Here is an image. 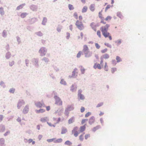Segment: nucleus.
<instances>
[{"instance_id":"63","label":"nucleus","mask_w":146,"mask_h":146,"mask_svg":"<svg viewBox=\"0 0 146 146\" xmlns=\"http://www.w3.org/2000/svg\"><path fill=\"white\" fill-rule=\"evenodd\" d=\"M46 110L48 111L50 109V106H47L46 107Z\"/></svg>"},{"instance_id":"41","label":"nucleus","mask_w":146,"mask_h":146,"mask_svg":"<svg viewBox=\"0 0 146 146\" xmlns=\"http://www.w3.org/2000/svg\"><path fill=\"white\" fill-rule=\"evenodd\" d=\"M55 139L56 138H54L52 139H47V141L48 142H52L53 141H54V140H55Z\"/></svg>"},{"instance_id":"42","label":"nucleus","mask_w":146,"mask_h":146,"mask_svg":"<svg viewBox=\"0 0 146 146\" xmlns=\"http://www.w3.org/2000/svg\"><path fill=\"white\" fill-rule=\"evenodd\" d=\"M73 16L76 19H78V15L76 12H75L74 13Z\"/></svg>"},{"instance_id":"15","label":"nucleus","mask_w":146,"mask_h":146,"mask_svg":"<svg viewBox=\"0 0 146 146\" xmlns=\"http://www.w3.org/2000/svg\"><path fill=\"white\" fill-rule=\"evenodd\" d=\"M86 124H85L83 126H81L80 128V132H82L84 131L86 129Z\"/></svg>"},{"instance_id":"53","label":"nucleus","mask_w":146,"mask_h":146,"mask_svg":"<svg viewBox=\"0 0 146 146\" xmlns=\"http://www.w3.org/2000/svg\"><path fill=\"white\" fill-rule=\"evenodd\" d=\"M112 63L113 64L115 65L117 64L115 60H112Z\"/></svg>"},{"instance_id":"36","label":"nucleus","mask_w":146,"mask_h":146,"mask_svg":"<svg viewBox=\"0 0 146 146\" xmlns=\"http://www.w3.org/2000/svg\"><path fill=\"white\" fill-rule=\"evenodd\" d=\"M117 16L121 19H122L123 17L122 15L120 12H118L117 13Z\"/></svg>"},{"instance_id":"54","label":"nucleus","mask_w":146,"mask_h":146,"mask_svg":"<svg viewBox=\"0 0 146 146\" xmlns=\"http://www.w3.org/2000/svg\"><path fill=\"white\" fill-rule=\"evenodd\" d=\"M85 108L83 107H82L80 109V111L82 113L84 112L85 111Z\"/></svg>"},{"instance_id":"3","label":"nucleus","mask_w":146,"mask_h":146,"mask_svg":"<svg viewBox=\"0 0 146 146\" xmlns=\"http://www.w3.org/2000/svg\"><path fill=\"white\" fill-rule=\"evenodd\" d=\"M55 100V104L57 105L61 106L62 105V102L61 99L57 96H55L54 97Z\"/></svg>"},{"instance_id":"10","label":"nucleus","mask_w":146,"mask_h":146,"mask_svg":"<svg viewBox=\"0 0 146 146\" xmlns=\"http://www.w3.org/2000/svg\"><path fill=\"white\" fill-rule=\"evenodd\" d=\"M90 26L94 31H96V26L95 23H91Z\"/></svg>"},{"instance_id":"55","label":"nucleus","mask_w":146,"mask_h":146,"mask_svg":"<svg viewBox=\"0 0 146 146\" xmlns=\"http://www.w3.org/2000/svg\"><path fill=\"white\" fill-rule=\"evenodd\" d=\"M91 114V113L89 112H88L85 115V117H88V116H89Z\"/></svg>"},{"instance_id":"12","label":"nucleus","mask_w":146,"mask_h":146,"mask_svg":"<svg viewBox=\"0 0 146 146\" xmlns=\"http://www.w3.org/2000/svg\"><path fill=\"white\" fill-rule=\"evenodd\" d=\"M29 106L28 105L26 106L23 109V112L24 114L26 113H28L29 111Z\"/></svg>"},{"instance_id":"60","label":"nucleus","mask_w":146,"mask_h":146,"mask_svg":"<svg viewBox=\"0 0 146 146\" xmlns=\"http://www.w3.org/2000/svg\"><path fill=\"white\" fill-rule=\"evenodd\" d=\"M90 136L89 134H86L85 136V138L86 139H87L90 137Z\"/></svg>"},{"instance_id":"45","label":"nucleus","mask_w":146,"mask_h":146,"mask_svg":"<svg viewBox=\"0 0 146 146\" xmlns=\"http://www.w3.org/2000/svg\"><path fill=\"white\" fill-rule=\"evenodd\" d=\"M95 46L97 49H99L100 47V46L98 43H95Z\"/></svg>"},{"instance_id":"33","label":"nucleus","mask_w":146,"mask_h":146,"mask_svg":"<svg viewBox=\"0 0 146 146\" xmlns=\"http://www.w3.org/2000/svg\"><path fill=\"white\" fill-rule=\"evenodd\" d=\"M68 7L69 9L70 10H73L74 9L73 6L71 4H69Z\"/></svg>"},{"instance_id":"61","label":"nucleus","mask_w":146,"mask_h":146,"mask_svg":"<svg viewBox=\"0 0 146 146\" xmlns=\"http://www.w3.org/2000/svg\"><path fill=\"white\" fill-rule=\"evenodd\" d=\"M79 21H82L83 19L82 16V15H80L79 16Z\"/></svg>"},{"instance_id":"43","label":"nucleus","mask_w":146,"mask_h":146,"mask_svg":"<svg viewBox=\"0 0 146 146\" xmlns=\"http://www.w3.org/2000/svg\"><path fill=\"white\" fill-rule=\"evenodd\" d=\"M79 139L81 141H83L84 139V134L81 135L79 136Z\"/></svg>"},{"instance_id":"14","label":"nucleus","mask_w":146,"mask_h":146,"mask_svg":"<svg viewBox=\"0 0 146 146\" xmlns=\"http://www.w3.org/2000/svg\"><path fill=\"white\" fill-rule=\"evenodd\" d=\"M110 57V56L109 55L107 54H104L103 55H102L101 56V58H102L103 59H108V58H109Z\"/></svg>"},{"instance_id":"5","label":"nucleus","mask_w":146,"mask_h":146,"mask_svg":"<svg viewBox=\"0 0 146 146\" xmlns=\"http://www.w3.org/2000/svg\"><path fill=\"white\" fill-rule=\"evenodd\" d=\"M46 50L44 47H42L39 50V52L41 56H43L46 54Z\"/></svg>"},{"instance_id":"7","label":"nucleus","mask_w":146,"mask_h":146,"mask_svg":"<svg viewBox=\"0 0 146 146\" xmlns=\"http://www.w3.org/2000/svg\"><path fill=\"white\" fill-rule=\"evenodd\" d=\"M78 129V127H74L72 131V133L74 134V135L76 137H77L79 134L78 133L77 131Z\"/></svg>"},{"instance_id":"8","label":"nucleus","mask_w":146,"mask_h":146,"mask_svg":"<svg viewBox=\"0 0 146 146\" xmlns=\"http://www.w3.org/2000/svg\"><path fill=\"white\" fill-rule=\"evenodd\" d=\"M74 109V108L72 106H68L67 108L66 109L65 112L66 113H67L68 115V114L69 113H67L68 111H71L72 110Z\"/></svg>"},{"instance_id":"27","label":"nucleus","mask_w":146,"mask_h":146,"mask_svg":"<svg viewBox=\"0 0 146 146\" xmlns=\"http://www.w3.org/2000/svg\"><path fill=\"white\" fill-rule=\"evenodd\" d=\"M47 123L50 127H55L56 126V123H52L51 122H47Z\"/></svg>"},{"instance_id":"1","label":"nucleus","mask_w":146,"mask_h":146,"mask_svg":"<svg viewBox=\"0 0 146 146\" xmlns=\"http://www.w3.org/2000/svg\"><path fill=\"white\" fill-rule=\"evenodd\" d=\"M110 26V25L109 24H106L105 25L101 27L100 28V30L105 38L108 37L110 40H111L112 39V37L110 33L108 32Z\"/></svg>"},{"instance_id":"25","label":"nucleus","mask_w":146,"mask_h":146,"mask_svg":"<svg viewBox=\"0 0 146 146\" xmlns=\"http://www.w3.org/2000/svg\"><path fill=\"white\" fill-rule=\"evenodd\" d=\"M56 120V118H53V120L54 121H56V122H55V123H56H56H58L60 121L61 118L60 117H59L58 119Z\"/></svg>"},{"instance_id":"62","label":"nucleus","mask_w":146,"mask_h":146,"mask_svg":"<svg viewBox=\"0 0 146 146\" xmlns=\"http://www.w3.org/2000/svg\"><path fill=\"white\" fill-rule=\"evenodd\" d=\"M70 37V34L69 33H67L66 37L67 39H68Z\"/></svg>"},{"instance_id":"23","label":"nucleus","mask_w":146,"mask_h":146,"mask_svg":"<svg viewBox=\"0 0 146 146\" xmlns=\"http://www.w3.org/2000/svg\"><path fill=\"white\" fill-rule=\"evenodd\" d=\"M62 139L61 138H60L57 139H55L54 141V142L55 143H59L62 142Z\"/></svg>"},{"instance_id":"48","label":"nucleus","mask_w":146,"mask_h":146,"mask_svg":"<svg viewBox=\"0 0 146 146\" xmlns=\"http://www.w3.org/2000/svg\"><path fill=\"white\" fill-rule=\"evenodd\" d=\"M82 54V52L81 51H79L78 54H77V58H79L81 56V55Z\"/></svg>"},{"instance_id":"22","label":"nucleus","mask_w":146,"mask_h":146,"mask_svg":"<svg viewBox=\"0 0 146 146\" xmlns=\"http://www.w3.org/2000/svg\"><path fill=\"white\" fill-rule=\"evenodd\" d=\"M67 129L66 128L63 127L62 129V131L61 132V133L62 134H65L67 132Z\"/></svg>"},{"instance_id":"57","label":"nucleus","mask_w":146,"mask_h":146,"mask_svg":"<svg viewBox=\"0 0 146 146\" xmlns=\"http://www.w3.org/2000/svg\"><path fill=\"white\" fill-rule=\"evenodd\" d=\"M4 142V141L3 139H0V144H1L2 143H3Z\"/></svg>"},{"instance_id":"39","label":"nucleus","mask_w":146,"mask_h":146,"mask_svg":"<svg viewBox=\"0 0 146 146\" xmlns=\"http://www.w3.org/2000/svg\"><path fill=\"white\" fill-rule=\"evenodd\" d=\"M108 51V49L106 48L102 50L101 52L102 53H104Z\"/></svg>"},{"instance_id":"38","label":"nucleus","mask_w":146,"mask_h":146,"mask_svg":"<svg viewBox=\"0 0 146 146\" xmlns=\"http://www.w3.org/2000/svg\"><path fill=\"white\" fill-rule=\"evenodd\" d=\"M78 96L81 100H84V95L81 94H78Z\"/></svg>"},{"instance_id":"21","label":"nucleus","mask_w":146,"mask_h":146,"mask_svg":"<svg viewBox=\"0 0 146 146\" xmlns=\"http://www.w3.org/2000/svg\"><path fill=\"white\" fill-rule=\"evenodd\" d=\"M48 120L47 117H45L41 118L40 119V121L42 122H44Z\"/></svg>"},{"instance_id":"46","label":"nucleus","mask_w":146,"mask_h":146,"mask_svg":"<svg viewBox=\"0 0 146 146\" xmlns=\"http://www.w3.org/2000/svg\"><path fill=\"white\" fill-rule=\"evenodd\" d=\"M100 64L102 66H103V63L104 62V59L100 57Z\"/></svg>"},{"instance_id":"52","label":"nucleus","mask_w":146,"mask_h":146,"mask_svg":"<svg viewBox=\"0 0 146 146\" xmlns=\"http://www.w3.org/2000/svg\"><path fill=\"white\" fill-rule=\"evenodd\" d=\"M15 91V89L13 88H12L9 91L11 93H13Z\"/></svg>"},{"instance_id":"64","label":"nucleus","mask_w":146,"mask_h":146,"mask_svg":"<svg viewBox=\"0 0 146 146\" xmlns=\"http://www.w3.org/2000/svg\"><path fill=\"white\" fill-rule=\"evenodd\" d=\"M9 133H10V131H7L4 134V135L5 136H6L8 134H9Z\"/></svg>"},{"instance_id":"11","label":"nucleus","mask_w":146,"mask_h":146,"mask_svg":"<svg viewBox=\"0 0 146 146\" xmlns=\"http://www.w3.org/2000/svg\"><path fill=\"white\" fill-rule=\"evenodd\" d=\"M25 104V102L23 100L19 102L18 103L17 105V107L18 108H20L21 107L24 105Z\"/></svg>"},{"instance_id":"6","label":"nucleus","mask_w":146,"mask_h":146,"mask_svg":"<svg viewBox=\"0 0 146 146\" xmlns=\"http://www.w3.org/2000/svg\"><path fill=\"white\" fill-rule=\"evenodd\" d=\"M99 17L101 19L100 23L104 24H106V23L104 21V18L101 12H100L99 13Z\"/></svg>"},{"instance_id":"51","label":"nucleus","mask_w":146,"mask_h":146,"mask_svg":"<svg viewBox=\"0 0 146 146\" xmlns=\"http://www.w3.org/2000/svg\"><path fill=\"white\" fill-rule=\"evenodd\" d=\"M111 6L110 5H108L106 7V9H105V11H106L109 9L110 7H111Z\"/></svg>"},{"instance_id":"4","label":"nucleus","mask_w":146,"mask_h":146,"mask_svg":"<svg viewBox=\"0 0 146 146\" xmlns=\"http://www.w3.org/2000/svg\"><path fill=\"white\" fill-rule=\"evenodd\" d=\"M35 105L37 107L39 108L45 107V105L43 102H37L35 103Z\"/></svg>"},{"instance_id":"29","label":"nucleus","mask_w":146,"mask_h":146,"mask_svg":"<svg viewBox=\"0 0 146 146\" xmlns=\"http://www.w3.org/2000/svg\"><path fill=\"white\" fill-rule=\"evenodd\" d=\"M112 19V17L110 16H108L105 19V20L106 21H110Z\"/></svg>"},{"instance_id":"32","label":"nucleus","mask_w":146,"mask_h":146,"mask_svg":"<svg viewBox=\"0 0 146 146\" xmlns=\"http://www.w3.org/2000/svg\"><path fill=\"white\" fill-rule=\"evenodd\" d=\"M65 145H70L72 144V143L69 141H67L64 143Z\"/></svg>"},{"instance_id":"35","label":"nucleus","mask_w":146,"mask_h":146,"mask_svg":"<svg viewBox=\"0 0 146 146\" xmlns=\"http://www.w3.org/2000/svg\"><path fill=\"white\" fill-rule=\"evenodd\" d=\"M27 15V13H23L21 14V18H25V17H26V15Z\"/></svg>"},{"instance_id":"30","label":"nucleus","mask_w":146,"mask_h":146,"mask_svg":"<svg viewBox=\"0 0 146 146\" xmlns=\"http://www.w3.org/2000/svg\"><path fill=\"white\" fill-rule=\"evenodd\" d=\"M116 60H117V62H120L122 61L121 58L119 56H117L116 57Z\"/></svg>"},{"instance_id":"56","label":"nucleus","mask_w":146,"mask_h":146,"mask_svg":"<svg viewBox=\"0 0 146 146\" xmlns=\"http://www.w3.org/2000/svg\"><path fill=\"white\" fill-rule=\"evenodd\" d=\"M104 44L106 46H107L108 47H109L110 48L111 47V45L109 44L108 43H105Z\"/></svg>"},{"instance_id":"13","label":"nucleus","mask_w":146,"mask_h":146,"mask_svg":"<svg viewBox=\"0 0 146 146\" xmlns=\"http://www.w3.org/2000/svg\"><path fill=\"white\" fill-rule=\"evenodd\" d=\"M94 67L95 69H96L98 68L99 69H101L102 68L101 65L97 63H96L94 64Z\"/></svg>"},{"instance_id":"28","label":"nucleus","mask_w":146,"mask_h":146,"mask_svg":"<svg viewBox=\"0 0 146 146\" xmlns=\"http://www.w3.org/2000/svg\"><path fill=\"white\" fill-rule=\"evenodd\" d=\"M104 70L106 71H108V66L106 62H105L104 67Z\"/></svg>"},{"instance_id":"24","label":"nucleus","mask_w":146,"mask_h":146,"mask_svg":"<svg viewBox=\"0 0 146 146\" xmlns=\"http://www.w3.org/2000/svg\"><path fill=\"white\" fill-rule=\"evenodd\" d=\"M74 121V117H72L70 118L68 120V123L70 124L72 123Z\"/></svg>"},{"instance_id":"18","label":"nucleus","mask_w":146,"mask_h":146,"mask_svg":"<svg viewBox=\"0 0 146 146\" xmlns=\"http://www.w3.org/2000/svg\"><path fill=\"white\" fill-rule=\"evenodd\" d=\"M35 111L37 113H39L44 112L45 111V110L43 109H40L39 110H36Z\"/></svg>"},{"instance_id":"50","label":"nucleus","mask_w":146,"mask_h":146,"mask_svg":"<svg viewBox=\"0 0 146 146\" xmlns=\"http://www.w3.org/2000/svg\"><path fill=\"white\" fill-rule=\"evenodd\" d=\"M60 83L62 84H63L64 85H66V82L63 79H62L61 81H60Z\"/></svg>"},{"instance_id":"44","label":"nucleus","mask_w":146,"mask_h":146,"mask_svg":"<svg viewBox=\"0 0 146 146\" xmlns=\"http://www.w3.org/2000/svg\"><path fill=\"white\" fill-rule=\"evenodd\" d=\"M88 120V119H83L82 120V121H81V123L82 124H84V123H85V122H86V121H87Z\"/></svg>"},{"instance_id":"17","label":"nucleus","mask_w":146,"mask_h":146,"mask_svg":"<svg viewBox=\"0 0 146 146\" xmlns=\"http://www.w3.org/2000/svg\"><path fill=\"white\" fill-rule=\"evenodd\" d=\"M95 121V119L94 117H91L89 119V122L90 124H92L94 123Z\"/></svg>"},{"instance_id":"16","label":"nucleus","mask_w":146,"mask_h":146,"mask_svg":"<svg viewBox=\"0 0 146 146\" xmlns=\"http://www.w3.org/2000/svg\"><path fill=\"white\" fill-rule=\"evenodd\" d=\"M85 56L86 57H88L91 56L92 55V52L88 51L86 52L85 53Z\"/></svg>"},{"instance_id":"2","label":"nucleus","mask_w":146,"mask_h":146,"mask_svg":"<svg viewBox=\"0 0 146 146\" xmlns=\"http://www.w3.org/2000/svg\"><path fill=\"white\" fill-rule=\"evenodd\" d=\"M75 25L77 28L80 30H83L84 28V26L81 21L77 20L76 23Z\"/></svg>"},{"instance_id":"9","label":"nucleus","mask_w":146,"mask_h":146,"mask_svg":"<svg viewBox=\"0 0 146 146\" xmlns=\"http://www.w3.org/2000/svg\"><path fill=\"white\" fill-rule=\"evenodd\" d=\"M78 73V70L77 69L75 68L72 72V77L73 78H76L77 76Z\"/></svg>"},{"instance_id":"20","label":"nucleus","mask_w":146,"mask_h":146,"mask_svg":"<svg viewBox=\"0 0 146 146\" xmlns=\"http://www.w3.org/2000/svg\"><path fill=\"white\" fill-rule=\"evenodd\" d=\"M88 50V46L86 45H85L83 46V51L84 52H87Z\"/></svg>"},{"instance_id":"37","label":"nucleus","mask_w":146,"mask_h":146,"mask_svg":"<svg viewBox=\"0 0 146 146\" xmlns=\"http://www.w3.org/2000/svg\"><path fill=\"white\" fill-rule=\"evenodd\" d=\"M97 34L99 38H101V35L100 31V30H98L97 32Z\"/></svg>"},{"instance_id":"47","label":"nucleus","mask_w":146,"mask_h":146,"mask_svg":"<svg viewBox=\"0 0 146 146\" xmlns=\"http://www.w3.org/2000/svg\"><path fill=\"white\" fill-rule=\"evenodd\" d=\"M80 70L82 73V74H84L85 71V69L83 68L82 67H81V68Z\"/></svg>"},{"instance_id":"26","label":"nucleus","mask_w":146,"mask_h":146,"mask_svg":"<svg viewBox=\"0 0 146 146\" xmlns=\"http://www.w3.org/2000/svg\"><path fill=\"white\" fill-rule=\"evenodd\" d=\"M88 10V7L86 6H84V7L82 9V12L84 13L86 12Z\"/></svg>"},{"instance_id":"40","label":"nucleus","mask_w":146,"mask_h":146,"mask_svg":"<svg viewBox=\"0 0 146 146\" xmlns=\"http://www.w3.org/2000/svg\"><path fill=\"white\" fill-rule=\"evenodd\" d=\"M116 70L117 68H113L111 69V72L112 73H114Z\"/></svg>"},{"instance_id":"34","label":"nucleus","mask_w":146,"mask_h":146,"mask_svg":"<svg viewBox=\"0 0 146 146\" xmlns=\"http://www.w3.org/2000/svg\"><path fill=\"white\" fill-rule=\"evenodd\" d=\"M0 13L1 15H3L4 14V12L3 11V8L1 7L0 8Z\"/></svg>"},{"instance_id":"58","label":"nucleus","mask_w":146,"mask_h":146,"mask_svg":"<svg viewBox=\"0 0 146 146\" xmlns=\"http://www.w3.org/2000/svg\"><path fill=\"white\" fill-rule=\"evenodd\" d=\"M42 137V135H39L38 136V139L39 140H40Z\"/></svg>"},{"instance_id":"31","label":"nucleus","mask_w":146,"mask_h":146,"mask_svg":"<svg viewBox=\"0 0 146 146\" xmlns=\"http://www.w3.org/2000/svg\"><path fill=\"white\" fill-rule=\"evenodd\" d=\"M28 142L29 143H30L32 142L33 145H34L35 143V142L34 141H33V140L31 139H29L28 140Z\"/></svg>"},{"instance_id":"49","label":"nucleus","mask_w":146,"mask_h":146,"mask_svg":"<svg viewBox=\"0 0 146 146\" xmlns=\"http://www.w3.org/2000/svg\"><path fill=\"white\" fill-rule=\"evenodd\" d=\"M103 105V103L102 102L100 103L99 104H98L96 106V107L97 108H99L100 107L102 106Z\"/></svg>"},{"instance_id":"19","label":"nucleus","mask_w":146,"mask_h":146,"mask_svg":"<svg viewBox=\"0 0 146 146\" xmlns=\"http://www.w3.org/2000/svg\"><path fill=\"white\" fill-rule=\"evenodd\" d=\"M90 9L92 11H94L95 10V5L94 4H92L90 5Z\"/></svg>"},{"instance_id":"59","label":"nucleus","mask_w":146,"mask_h":146,"mask_svg":"<svg viewBox=\"0 0 146 146\" xmlns=\"http://www.w3.org/2000/svg\"><path fill=\"white\" fill-rule=\"evenodd\" d=\"M121 40H119L116 41V43L118 45L119 44L121 43Z\"/></svg>"}]
</instances>
